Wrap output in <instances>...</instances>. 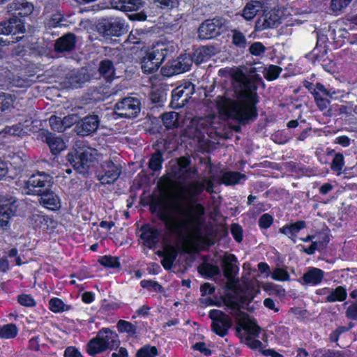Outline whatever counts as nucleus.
<instances>
[{
    "instance_id": "4468645a",
    "label": "nucleus",
    "mask_w": 357,
    "mask_h": 357,
    "mask_svg": "<svg viewBox=\"0 0 357 357\" xmlns=\"http://www.w3.org/2000/svg\"><path fill=\"white\" fill-rule=\"evenodd\" d=\"M280 16L274 10L265 11L256 22V29L262 31L266 29L273 28L280 22Z\"/></svg>"
},
{
    "instance_id": "39448f33",
    "label": "nucleus",
    "mask_w": 357,
    "mask_h": 357,
    "mask_svg": "<svg viewBox=\"0 0 357 357\" xmlns=\"http://www.w3.org/2000/svg\"><path fill=\"white\" fill-rule=\"evenodd\" d=\"M67 158L77 172L84 174L87 172L90 162L102 159V153H98L96 149L83 145L79 146L75 153H68Z\"/></svg>"
},
{
    "instance_id": "aec40b11",
    "label": "nucleus",
    "mask_w": 357,
    "mask_h": 357,
    "mask_svg": "<svg viewBox=\"0 0 357 357\" xmlns=\"http://www.w3.org/2000/svg\"><path fill=\"white\" fill-rule=\"evenodd\" d=\"M324 276V272L322 270L310 267L304 273L302 280L305 284L314 286L321 283Z\"/></svg>"
},
{
    "instance_id": "8fccbe9b",
    "label": "nucleus",
    "mask_w": 357,
    "mask_h": 357,
    "mask_svg": "<svg viewBox=\"0 0 357 357\" xmlns=\"http://www.w3.org/2000/svg\"><path fill=\"white\" fill-rule=\"evenodd\" d=\"M11 84L17 87H26L31 84V80L27 77H21L15 75L11 81Z\"/></svg>"
},
{
    "instance_id": "f704fd0d",
    "label": "nucleus",
    "mask_w": 357,
    "mask_h": 357,
    "mask_svg": "<svg viewBox=\"0 0 357 357\" xmlns=\"http://www.w3.org/2000/svg\"><path fill=\"white\" fill-rule=\"evenodd\" d=\"M282 69L275 65H269L264 68L263 70L264 77L268 81H273L276 79Z\"/></svg>"
},
{
    "instance_id": "0e129e2a",
    "label": "nucleus",
    "mask_w": 357,
    "mask_h": 357,
    "mask_svg": "<svg viewBox=\"0 0 357 357\" xmlns=\"http://www.w3.org/2000/svg\"><path fill=\"white\" fill-rule=\"evenodd\" d=\"M235 259V257L232 255H228L225 257L224 259L225 264V272L227 274L229 273L232 268V265L231 264V261Z\"/></svg>"
},
{
    "instance_id": "6ab92c4d",
    "label": "nucleus",
    "mask_w": 357,
    "mask_h": 357,
    "mask_svg": "<svg viewBox=\"0 0 357 357\" xmlns=\"http://www.w3.org/2000/svg\"><path fill=\"white\" fill-rule=\"evenodd\" d=\"M25 31L24 23L18 19L11 18L9 20L0 24V33L8 35H16L17 33H23Z\"/></svg>"
},
{
    "instance_id": "338daca9",
    "label": "nucleus",
    "mask_w": 357,
    "mask_h": 357,
    "mask_svg": "<svg viewBox=\"0 0 357 357\" xmlns=\"http://www.w3.org/2000/svg\"><path fill=\"white\" fill-rule=\"evenodd\" d=\"M350 138L347 136L342 135L335 138V143L338 144L343 147H347L350 145Z\"/></svg>"
},
{
    "instance_id": "3c124183",
    "label": "nucleus",
    "mask_w": 357,
    "mask_h": 357,
    "mask_svg": "<svg viewBox=\"0 0 357 357\" xmlns=\"http://www.w3.org/2000/svg\"><path fill=\"white\" fill-rule=\"evenodd\" d=\"M250 54L255 56H259L266 50V47L260 42H255L249 48Z\"/></svg>"
},
{
    "instance_id": "5701e85b",
    "label": "nucleus",
    "mask_w": 357,
    "mask_h": 357,
    "mask_svg": "<svg viewBox=\"0 0 357 357\" xmlns=\"http://www.w3.org/2000/svg\"><path fill=\"white\" fill-rule=\"evenodd\" d=\"M321 291H328L325 301L328 303L341 302L346 299L347 293L346 289L342 286H338L335 289L324 288Z\"/></svg>"
},
{
    "instance_id": "4be33fe9",
    "label": "nucleus",
    "mask_w": 357,
    "mask_h": 357,
    "mask_svg": "<svg viewBox=\"0 0 357 357\" xmlns=\"http://www.w3.org/2000/svg\"><path fill=\"white\" fill-rule=\"evenodd\" d=\"M141 238L144 243L151 248L158 241L159 232L156 229L146 225L142 227Z\"/></svg>"
},
{
    "instance_id": "09e8293b",
    "label": "nucleus",
    "mask_w": 357,
    "mask_h": 357,
    "mask_svg": "<svg viewBox=\"0 0 357 357\" xmlns=\"http://www.w3.org/2000/svg\"><path fill=\"white\" fill-rule=\"evenodd\" d=\"M157 349L155 347H144L137 354V357H155L157 356Z\"/></svg>"
},
{
    "instance_id": "2eb2a0df",
    "label": "nucleus",
    "mask_w": 357,
    "mask_h": 357,
    "mask_svg": "<svg viewBox=\"0 0 357 357\" xmlns=\"http://www.w3.org/2000/svg\"><path fill=\"white\" fill-rule=\"evenodd\" d=\"M33 10V4L24 0H15L7 6V10L9 13L21 17L31 15Z\"/></svg>"
},
{
    "instance_id": "a18cd8bd",
    "label": "nucleus",
    "mask_w": 357,
    "mask_h": 357,
    "mask_svg": "<svg viewBox=\"0 0 357 357\" xmlns=\"http://www.w3.org/2000/svg\"><path fill=\"white\" fill-rule=\"evenodd\" d=\"M232 35V43L236 46L243 48L246 45V38L245 36L240 31L234 30Z\"/></svg>"
},
{
    "instance_id": "1a4fd4ad",
    "label": "nucleus",
    "mask_w": 357,
    "mask_h": 357,
    "mask_svg": "<svg viewBox=\"0 0 357 357\" xmlns=\"http://www.w3.org/2000/svg\"><path fill=\"white\" fill-rule=\"evenodd\" d=\"M120 174L119 166L107 159L100 163L97 176L102 184H109L114 183L119 178Z\"/></svg>"
},
{
    "instance_id": "473e14b6",
    "label": "nucleus",
    "mask_w": 357,
    "mask_h": 357,
    "mask_svg": "<svg viewBox=\"0 0 357 357\" xmlns=\"http://www.w3.org/2000/svg\"><path fill=\"white\" fill-rule=\"evenodd\" d=\"M245 178V175L236 172H227L223 174L222 181L227 185H235L241 179Z\"/></svg>"
},
{
    "instance_id": "9b49d317",
    "label": "nucleus",
    "mask_w": 357,
    "mask_h": 357,
    "mask_svg": "<svg viewBox=\"0 0 357 357\" xmlns=\"http://www.w3.org/2000/svg\"><path fill=\"white\" fill-rule=\"evenodd\" d=\"M144 5L143 0H103L98 4L100 9L114 8L122 11H135Z\"/></svg>"
},
{
    "instance_id": "4d7b16f0",
    "label": "nucleus",
    "mask_w": 357,
    "mask_h": 357,
    "mask_svg": "<svg viewBox=\"0 0 357 357\" xmlns=\"http://www.w3.org/2000/svg\"><path fill=\"white\" fill-rule=\"evenodd\" d=\"M63 357H83V356L77 348L70 346L65 349Z\"/></svg>"
},
{
    "instance_id": "c9c22d12",
    "label": "nucleus",
    "mask_w": 357,
    "mask_h": 357,
    "mask_svg": "<svg viewBox=\"0 0 357 357\" xmlns=\"http://www.w3.org/2000/svg\"><path fill=\"white\" fill-rule=\"evenodd\" d=\"M162 122L167 128H172L178 126V114L176 112H167L162 115Z\"/></svg>"
},
{
    "instance_id": "6e6d98bb",
    "label": "nucleus",
    "mask_w": 357,
    "mask_h": 357,
    "mask_svg": "<svg viewBox=\"0 0 357 357\" xmlns=\"http://www.w3.org/2000/svg\"><path fill=\"white\" fill-rule=\"evenodd\" d=\"M273 223V218L271 215L265 213L261 216L259 220V225L261 228L267 229Z\"/></svg>"
},
{
    "instance_id": "7ed1b4c3",
    "label": "nucleus",
    "mask_w": 357,
    "mask_h": 357,
    "mask_svg": "<svg viewBox=\"0 0 357 357\" xmlns=\"http://www.w3.org/2000/svg\"><path fill=\"white\" fill-rule=\"evenodd\" d=\"M52 183V178L44 173H38L24 181L20 185L22 193L29 195H40V203L50 210H58L61 201L54 192H48Z\"/></svg>"
},
{
    "instance_id": "e433bc0d",
    "label": "nucleus",
    "mask_w": 357,
    "mask_h": 357,
    "mask_svg": "<svg viewBox=\"0 0 357 357\" xmlns=\"http://www.w3.org/2000/svg\"><path fill=\"white\" fill-rule=\"evenodd\" d=\"M18 333L17 326L13 324L4 325L0 328V337L4 339L14 338Z\"/></svg>"
},
{
    "instance_id": "f03ea898",
    "label": "nucleus",
    "mask_w": 357,
    "mask_h": 357,
    "mask_svg": "<svg viewBox=\"0 0 357 357\" xmlns=\"http://www.w3.org/2000/svg\"><path fill=\"white\" fill-rule=\"evenodd\" d=\"M227 73L231 79L234 92L240 98L234 100L223 96L215 99L219 114L222 118L244 121L257 116L255 105L257 102V86L253 82L255 75L245 67L224 68L220 75Z\"/></svg>"
},
{
    "instance_id": "f8f14e48",
    "label": "nucleus",
    "mask_w": 357,
    "mask_h": 357,
    "mask_svg": "<svg viewBox=\"0 0 357 357\" xmlns=\"http://www.w3.org/2000/svg\"><path fill=\"white\" fill-rule=\"evenodd\" d=\"M16 210L17 204L14 199L0 200V227L8 226L10 219L15 215Z\"/></svg>"
},
{
    "instance_id": "69168bd1",
    "label": "nucleus",
    "mask_w": 357,
    "mask_h": 357,
    "mask_svg": "<svg viewBox=\"0 0 357 357\" xmlns=\"http://www.w3.org/2000/svg\"><path fill=\"white\" fill-rule=\"evenodd\" d=\"M140 284L143 288H152L155 290L160 288V285L152 280H142Z\"/></svg>"
},
{
    "instance_id": "603ef678",
    "label": "nucleus",
    "mask_w": 357,
    "mask_h": 357,
    "mask_svg": "<svg viewBox=\"0 0 357 357\" xmlns=\"http://www.w3.org/2000/svg\"><path fill=\"white\" fill-rule=\"evenodd\" d=\"M352 0H332L331 8L333 11H340L346 8Z\"/></svg>"
},
{
    "instance_id": "79ce46f5",
    "label": "nucleus",
    "mask_w": 357,
    "mask_h": 357,
    "mask_svg": "<svg viewBox=\"0 0 357 357\" xmlns=\"http://www.w3.org/2000/svg\"><path fill=\"white\" fill-rule=\"evenodd\" d=\"M116 326L119 332L127 333L130 336L134 335L135 334V327L130 322L124 320H120L118 321Z\"/></svg>"
},
{
    "instance_id": "864d4df0",
    "label": "nucleus",
    "mask_w": 357,
    "mask_h": 357,
    "mask_svg": "<svg viewBox=\"0 0 357 357\" xmlns=\"http://www.w3.org/2000/svg\"><path fill=\"white\" fill-rule=\"evenodd\" d=\"M18 302L20 305L26 307H33L36 305V301L29 295L22 294L18 296Z\"/></svg>"
},
{
    "instance_id": "bf43d9fd",
    "label": "nucleus",
    "mask_w": 357,
    "mask_h": 357,
    "mask_svg": "<svg viewBox=\"0 0 357 357\" xmlns=\"http://www.w3.org/2000/svg\"><path fill=\"white\" fill-rule=\"evenodd\" d=\"M346 315L349 319L357 320V303L351 304L347 311Z\"/></svg>"
},
{
    "instance_id": "f257e3e1",
    "label": "nucleus",
    "mask_w": 357,
    "mask_h": 357,
    "mask_svg": "<svg viewBox=\"0 0 357 357\" xmlns=\"http://www.w3.org/2000/svg\"><path fill=\"white\" fill-rule=\"evenodd\" d=\"M213 184L210 178H203V182L194 181L178 186L177 192L181 199L189 202L185 206L178 202H169L165 197L160 198L155 206L157 213L165 225L172 231H184L190 241L202 238V228L204 223V207L194 202L206 188L213 192Z\"/></svg>"
},
{
    "instance_id": "680f3d73",
    "label": "nucleus",
    "mask_w": 357,
    "mask_h": 357,
    "mask_svg": "<svg viewBox=\"0 0 357 357\" xmlns=\"http://www.w3.org/2000/svg\"><path fill=\"white\" fill-rule=\"evenodd\" d=\"M193 349L200 351L205 356H209L211 353V350L206 347L204 342H197L193 345Z\"/></svg>"
},
{
    "instance_id": "de8ad7c7",
    "label": "nucleus",
    "mask_w": 357,
    "mask_h": 357,
    "mask_svg": "<svg viewBox=\"0 0 357 357\" xmlns=\"http://www.w3.org/2000/svg\"><path fill=\"white\" fill-rule=\"evenodd\" d=\"M63 17L60 13H56L52 15L48 20L47 25L49 27H59L64 25L63 23Z\"/></svg>"
},
{
    "instance_id": "a211bd4d",
    "label": "nucleus",
    "mask_w": 357,
    "mask_h": 357,
    "mask_svg": "<svg viewBox=\"0 0 357 357\" xmlns=\"http://www.w3.org/2000/svg\"><path fill=\"white\" fill-rule=\"evenodd\" d=\"M97 334L107 350H112L119 347L120 341L115 331L108 328H103Z\"/></svg>"
},
{
    "instance_id": "bb28decb",
    "label": "nucleus",
    "mask_w": 357,
    "mask_h": 357,
    "mask_svg": "<svg viewBox=\"0 0 357 357\" xmlns=\"http://www.w3.org/2000/svg\"><path fill=\"white\" fill-rule=\"evenodd\" d=\"M105 351L107 349L98 334L89 342L86 346V351L91 356H96Z\"/></svg>"
},
{
    "instance_id": "ea45409f",
    "label": "nucleus",
    "mask_w": 357,
    "mask_h": 357,
    "mask_svg": "<svg viewBox=\"0 0 357 357\" xmlns=\"http://www.w3.org/2000/svg\"><path fill=\"white\" fill-rule=\"evenodd\" d=\"M314 95L318 107L321 110L326 109L330 103L329 100L324 97L326 96V95L324 94L321 91H320L318 89H317V87L314 89Z\"/></svg>"
},
{
    "instance_id": "13d9d810",
    "label": "nucleus",
    "mask_w": 357,
    "mask_h": 357,
    "mask_svg": "<svg viewBox=\"0 0 357 357\" xmlns=\"http://www.w3.org/2000/svg\"><path fill=\"white\" fill-rule=\"evenodd\" d=\"M79 119V116L76 114H68V116L63 117L62 121L64 123L66 129L77 123Z\"/></svg>"
},
{
    "instance_id": "49530a36",
    "label": "nucleus",
    "mask_w": 357,
    "mask_h": 357,
    "mask_svg": "<svg viewBox=\"0 0 357 357\" xmlns=\"http://www.w3.org/2000/svg\"><path fill=\"white\" fill-rule=\"evenodd\" d=\"M162 161L161 153L159 152L155 153L149 160V167L153 171H157L160 169Z\"/></svg>"
},
{
    "instance_id": "a878e982",
    "label": "nucleus",
    "mask_w": 357,
    "mask_h": 357,
    "mask_svg": "<svg viewBox=\"0 0 357 357\" xmlns=\"http://www.w3.org/2000/svg\"><path fill=\"white\" fill-rule=\"evenodd\" d=\"M75 36L73 34H67L56 40L55 48L57 51H70L75 46Z\"/></svg>"
},
{
    "instance_id": "4c0bfd02",
    "label": "nucleus",
    "mask_w": 357,
    "mask_h": 357,
    "mask_svg": "<svg viewBox=\"0 0 357 357\" xmlns=\"http://www.w3.org/2000/svg\"><path fill=\"white\" fill-rule=\"evenodd\" d=\"M50 310L55 313L66 311L69 309L68 306L66 305L62 300L58 298H53L49 301Z\"/></svg>"
},
{
    "instance_id": "e2e57ef3",
    "label": "nucleus",
    "mask_w": 357,
    "mask_h": 357,
    "mask_svg": "<svg viewBox=\"0 0 357 357\" xmlns=\"http://www.w3.org/2000/svg\"><path fill=\"white\" fill-rule=\"evenodd\" d=\"M200 291L202 296H206L212 294L214 292L215 289L211 284L204 283L201 286Z\"/></svg>"
},
{
    "instance_id": "5fc2aeb1",
    "label": "nucleus",
    "mask_w": 357,
    "mask_h": 357,
    "mask_svg": "<svg viewBox=\"0 0 357 357\" xmlns=\"http://www.w3.org/2000/svg\"><path fill=\"white\" fill-rule=\"evenodd\" d=\"M162 256L174 261L177 256V250L174 246L166 245L164 248Z\"/></svg>"
},
{
    "instance_id": "6e6552de",
    "label": "nucleus",
    "mask_w": 357,
    "mask_h": 357,
    "mask_svg": "<svg viewBox=\"0 0 357 357\" xmlns=\"http://www.w3.org/2000/svg\"><path fill=\"white\" fill-rule=\"evenodd\" d=\"M209 317L212 319V330L220 336H225L232 325V321L228 315L219 310L209 311Z\"/></svg>"
},
{
    "instance_id": "0eeeda50",
    "label": "nucleus",
    "mask_w": 357,
    "mask_h": 357,
    "mask_svg": "<svg viewBox=\"0 0 357 357\" xmlns=\"http://www.w3.org/2000/svg\"><path fill=\"white\" fill-rule=\"evenodd\" d=\"M139 111L140 102L134 97H127L118 102L114 107L116 114L121 117H135L139 114Z\"/></svg>"
},
{
    "instance_id": "7c9ffc66",
    "label": "nucleus",
    "mask_w": 357,
    "mask_h": 357,
    "mask_svg": "<svg viewBox=\"0 0 357 357\" xmlns=\"http://www.w3.org/2000/svg\"><path fill=\"white\" fill-rule=\"evenodd\" d=\"M305 227L304 221H298L294 223L286 225L280 229V232L290 238L294 237L301 229Z\"/></svg>"
},
{
    "instance_id": "423d86ee",
    "label": "nucleus",
    "mask_w": 357,
    "mask_h": 357,
    "mask_svg": "<svg viewBox=\"0 0 357 357\" xmlns=\"http://www.w3.org/2000/svg\"><path fill=\"white\" fill-rule=\"evenodd\" d=\"M227 29L226 20L220 18L207 20L199 26L198 36L200 39H210L220 35Z\"/></svg>"
},
{
    "instance_id": "393cba45",
    "label": "nucleus",
    "mask_w": 357,
    "mask_h": 357,
    "mask_svg": "<svg viewBox=\"0 0 357 357\" xmlns=\"http://www.w3.org/2000/svg\"><path fill=\"white\" fill-rule=\"evenodd\" d=\"M45 139L54 154L60 153L66 148L65 143L61 138L56 137L50 132L46 133Z\"/></svg>"
},
{
    "instance_id": "c03bdc74",
    "label": "nucleus",
    "mask_w": 357,
    "mask_h": 357,
    "mask_svg": "<svg viewBox=\"0 0 357 357\" xmlns=\"http://www.w3.org/2000/svg\"><path fill=\"white\" fill-rule=\"evenodd\" d=\"M51 128L57 132H63L66 130L64 123L61 117L52 116L49 120Z\"/></svg>"
},
{
    "instance_id": "a19ab883",
    "label": "nucleus",
    "mask_w": 357,
    "mask_h": 357,
    "mask_svg": "<svg viewBox=\"0 0 357 357\" xmlns=\"http://www.w3.org/2000/svg\"><path fill=\"white\" fill-rule=\"evenodd\" d=\"M98 261L101 265L109 268H117L120 266L119 258L109 255L101 257Z\"/></svg>"
},
{
    "instance_id": "b1692460",
    "label": "nucleus",
    "mask_w": 357,
    "mask_h": 357,
    "mask_svg": "<svg viewBox=\"0 0 357 357\" xmlns=\"http://www.w3.org/2000/svg\"><path fill=\"white\" fill-rule=\"evenodd\" d=\"M99 119L96 115H90L86 116L82 120L80 127L82 128L79 132L83 135H89L98 128Z\"/></svg>"
},
{
    "instance_id": "2f4dec72",
    "label": "nucleus",
    "mask_w": 357,
    "mask_h": 357,
    "mask_svg": "<svg viewBox=\"0 0 357 357\" xmlns=\"http://www.w3.org/2000/svg\"><path fill=\"white\" fill-rule=\"evenodd\" d=\"M99 72L105 79L108 80L114 77V68L112 63L109 60H104L100 63Z\"/></svg>"
},
{
    "instance_id": "58836bf2",
    "label": "nucleus",
    "mask_w": 357,
    "mask_h": 357,
    "mask_svg": "<svg viewBox=\"0 0 357 357\" xmlns=\"http://www.w3.org/2000/svg\"><path fill=\"white\" fill-rule=\"evenodd\" d=\"M15 98L13 95L1 93H0V112L9 109L14 105Z\"/></svg>"
},
{
    "instance_id": "ddd939ff",
    "label": "nucleus",
    "mask_w": 357,
    "mask_h": 357,
    "mask_svg": "<svg viewBox=\"0 0 357 357\" xmlns=\"http://www.w3.org/2000/svg\"><path fill=\"white\" fill-rule=\"evenodd\" d=\"M192 93L193 86L191 84L176 87L172 91V105L175 107H183Z\"/></svg>"
},
{
    "instance_id": "dca6fc26",
    "label": "nucleus",
    "mask_w": 357,
    "mask_h": 357,
    "mask_svg": "<svg viewBox=\"0 0 357 357\" xmlns=\"http://www.w3.org/2000/svg\"><path fill=\"white\" fill-rule=\"evenodd\" d=\"M33 121L29 118L26 119L22 123L12 126H6L1 133L6 135L22 136L28 134L33 129Z\"/></svg>"
},
{
    "instance_id": "cd10ccee",
    "label": "nucleus",
    "mask_w": 357,
    "mask_h": 357,
    "mask_svg": "<svg viewBox=\"0 0 357 357\" xmlns=\"http://www.w3.org/2000/svg\"><path fill=\"white\" fill-rule=\"evenodd\" d=\"M261 4L260 1H252L248 3L243 10L242 16L246 20L253 19L257 13L261 10Z\"/></svg>"
},
{
    "instance_id": "c756f323",
    "label": "nucleus",
    "mask_w": 357,
    "mask_h": 357,
    "mask_svg": "<svg viewBox=\"0 0 357 357\" xmlns=\"http://www.w3.org/2000/svg\"><path fill=\"white\" fill-rule=\"evenodd\" d=\"M317 89L325 94L326 97L333 100L342 99L346 98L348 95L347 93L340 89H335L333 88L326 89L323 84L319 83L317 84Z\"/></svg>"
},
{
    "instance_id": "f3484780",
    "label": "nucleus",
    "mask_w": 357,
    "mask_h": 357,
    "mask_svg": "<svg viewBox=\"0 0 357 357\" xmlns=\"http://www.w3.org/2000/svg\"><path fill=\"white\" fill-rule=\"evenodd\" d=\"M22 160L20 157L15 156L13 161L10 162V167L3 160H0V179L5 176L10 178H14L21 171L22 167Z\"/></svg>"
},
{
    "instance_id": "c85d7f7f",
    "label": "nucleus",
    "mask_w": 357,
    "mask_h": 357,
    "mask_svg": "<svg viewBox=\"0 0 357 357\" xmlns=\"http://www.w3.org/2000/svg\"><path fill=\"white\" fill-rule=\"evenodd\" d=\"M213 54V50L210 47H202L198 48L194 52L193 59H192V62L199 64L207 61Z\"/></svg>"
},
{
    "instance_id": "052dcab7",
    "label": "nucleus",
    "mask_w": 357,
    "mask_h": 357,
    "mask_svg": "<svg viewBox=\"0 0 357 357\" xmlns=\"http://www.w3.org/2000/svg\"><path fill=\"white\" fill-rule=\"evenodd\" d=\"M231 231L237 242H241L242 241V229L239 225H232Z\"/></svg>"
},
{
    "instance_id": "37998d69",
    "label": "nucleus",
    "mask_w": 357,
    "mask_h": 357,
    "mask_svg": "<svg viewBox=\"0 0 357 357\" xmlns=\"http://www.w3.org/2000/svg\"><path fill=\"white\" fill-rule=\"evenodd\" d=\"M271 278L277 281L284 282L289 281L290 276L286 270L281 268H276L271 273Z\"/></svg>"
},
{
    "instance_id": "20e7f679",
    "label": "nucleus",
    "mask_w": 357,
    "mask_h": 357,
    "mask_svg": "<svg viewBox=\"0 0 357 357\" xmlns=\"http://www.w3.org/2000/svg\"><path fill=\"white\" fill-rule=\"evenodd\" d=\"M173 46L168 43H157L146 51L142 59V69L146 73H151L157 70L165 56L173 51Z\"/></svg>"
},
{
    "instance_id": "72a5a7b5",
    "label": "nucleus",
    "mask_w": 357,
    "mask_h": 357,
    "mask_svg": "<svg viewBox=\"0 0 357 357\" xmlns=\"http://www.w3.org/2000/svg\"><path fill=\"white\" fill-rule=\"evenodd\" d=\"M344 167V157L343 154L340 153H335L331 163V170L335 172L337 176H339L342 174Z\"/></svg>"
},
{
    "instance_id": "774afa93",
    "label": "nucleus",
    "mask_w": 357,
    "mask_h": 357,
    "mask_svg": "<svg viewBox=\"0 0 357 357\" xmlns=\"http://www.w3.org/2000/svg\"><path fill=\"white\" fill-rule=\"evenodd\" d=\"M189 164H190V160L187 158L181 157L178 159V165L180 167V170H179L180 174H183V169L187 168V167L189 165Z\"/></svg>"
},
{
    "instance_id": "412c9836",
    "label": "nucleus",
    "mask_w": 357,
    "mask_h": 357,
    "mask_svg": "<svg viewBox=\"0 0 357 357\" xmlns=\"http://www.w3.org/2000/svg\"><path fill=\"white\" fill-rule=\"evenodd\" d=\"M238 324L248 333L249 337H257L259 333L260 328L257 325L256 322L244 314H241V318L238 320Z\"/></svg>"
},
{
    "instance_id": "9d476101",
    "label": "nucleus",
    "mask_w": 357,
    "mask_h": 357,
    "mask_svg": "<svg viewBox=\"0 0 357 357\" xmlns=\"http://www.w3.org/2000/svg\"><path fill=\"white\" fill-rule=\"evenodd\" d=\"M192 64V59L189 54H183L167 63L162 69V74L170 77L174 75L188 71Z\"/></svg>"
}]
</instances>
